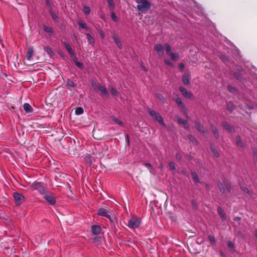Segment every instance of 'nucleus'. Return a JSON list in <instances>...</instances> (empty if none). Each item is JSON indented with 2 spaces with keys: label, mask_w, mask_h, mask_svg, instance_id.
I'll return each instance as SVG.
<instances>
[{
  "label": "nucleus",
  "mask_w": 257,
  "mask_h": 257,
  "mask_svg": "<svg viewBox=\"0 0 257 257\" xmlns=\"http://www.w3.org/2000/svg\"><path fill=\"white\" fill-rule=\"evenodd\" d=\"M136 2L138 4L137 9L140 12L147 11L151 7L150 3L147 0H136Z\"/></svg>",
  "instance_id": "nucleus-1"
},
{
  "label": "nucleus",
  "mask_w": 257,
  "mask_h": 257,
  "mask_svg": "<svg viewBox=\"0 0 257 257\" xmlns=\"http://www.w3.org/2000/svg\"><path fill=\"white\" fill-rule=\"evenodd\" d=\"M218 187L220 192L223 194L230 191V185L226 181H223V182H219L218 183Z\"/></svg>",
  "instance_id": "nucleus-2"
},
{
  "label": "nucleus",
  "mask_w": 257,
  "mask_h": 257,
  "mask_svg": "<svg viewBox=\"0 0 257 257\" xmlns=\"http://www.w3.org/2000/svg\"><path fill=\"white\" fill-rule=\"evenodd\" d=\"M141 219L137 216L132 217L128 221L127 226L131 228H138L141 224Z\"/></svg>",
  "instance_id": "nucleus-3"
},
{
  "label": "nucleus",
  "mask_w": 257,
  "mask_h": 257,
  "mask_svg": "<svg viewBox=\"0 0 257 257\" xmlns=\"http://www.w3.org/2000/svg\"><path fill=\"white\" fill-rule=\"evenodd\" d=\"M32 187L34 189L38 190L41 194H44L46 192L45 187L41 182H34Z\"/></svg>",
  "instance_id": "nucleus-4"
},
{
  "label": "nucleus",
  "mask_w": 257,
  "mask_h": 257,
  "mask_svg": "<svg viewBox=\"0 0 257 257\" xmlns=\"http://www.w3.org/2000/svg\"><path fill=\"white\" fill-rule=\"evenodd\" d=\"M13 197L17 205L22 204L25 200V197L22 194L17 192L14 193Z\"/></svg>",
  "instance_id": "nucleus-5"
},
{
  "label": "nucleus",
  "mask_w": 257,
  "mask_h": 257,
  "mask_svg": "<svg viewBox=\"0 0 257 257\" xmlns=\"http://www.w3.org/2000/svg\"><path fill=\"white\" fill-rule=\"evenodd\" d=\"M179 90L181 91L182 95L187 98H190L193 96L191 92L188 91L187 89L183 87H180Z\"/></svg>",
  "instance_id": "nucleus-6"
},
{
  "label": "nucleus",
  "mask_w": 257,
  "mask_h": 257,
  "mask_svg": "<svg viewBox=\"0 0 257 257\" xmlns=\"http://www.w3.org/2000/svg\"><path fill=\"white\" fill-rule=\"evenodd\" d=\"M154 49L157 52L159 56H163L164 54V47L162 44H158L156 45Z\"/></svg>",
  "instance_id": "nucleus-7"
},
{
  "label": "nucleus",
  "mask_w": 257,
  "mask_h": 257,
  "mask_svg": "<svg viewBox=\"0 0 257 257\" xmlns=\"http://www.w3.org/2000/svg\"><path fill=\"white\" fill-rule=\"evenodd\" d=\"M44 198L50 204L53 205L56 202L55 198L51 194H46Z\"/></svg>",
  "instance_id": "nucleus-8"
},
{
  "label": "nucleus",
  "mask_w": 257,
  "mask_h": 257,
  "mask_svg": "<svg viewBox=\"0 0 257 257\" xmlns=\"http://www.w3.org/2000/svg\"><path fill=\"white\" fill-rule=\"evenodd\" d=\"M195 127L201 133H205L206 130L204 127L199 121H195L194 122Z\"/></svg>",
  "instance_id": "nucleus-9"
},
{
  "label": "nucleus",
  "mask_w": 257,
  "mask_h": 257,
  "mask_svg": "<svg viewBox=\"0 0 257 257\" xmlns=\"http://www.w3.org/2000/svg\"><path fill=\"white\" fill-rule=\"evenodd\" d=\"M191 79L190 75L188 73H184L182 77V81L183 83L188 85L190 84V80Z\"/></svg>",
  "instance_id": "nucleus-10"
},
{
  "label": "nucleus",
  "mask_w": 257,
  "mask_h": 257,
  "mask_svg": "<svg viewBox=\"0 0 257 257\" xmlns=\"http://www.w3.org/2000/svg\"><path fill=\"white\" fill-rule=\"evenodd\" d=\"M98 90L100 91L101 93L104 96H105V97H106L107 98L109 97V93H108L107 90H106V89L104 87L101 86L100 84H99Z\"/></svg>",
  "instance_id": "nucleus-11"
},
{
  "label": "nucleus",
  "mask_w": 257,
  "mask_h": 257,
  "mask_svg": "<svg viewBox=\"0 0 257 257\" xmlns=\"http://www.w3.org/2000/svg\"><path fill=\"white\" fill-rule=\"evenodd\" d=\"M63 44L65 45V48L69 53V54L71 55V57H73L75 54L71 46L66 42H64Z\"/></svg>",
  "instance_id": "nucleus-12"
},
{
  "label": "nucleus",
  "mask_w": 257,
  "mask_h": 257,
  "mask_svg": "<svg viewBox=\"0 0 257 257\" xmlns=\"http://www.w3.org/2000/svg\"><path fill=\"white\" fill-rule=\"evenodd\" d=\"M223 127L230 133H233L234 132V128L228 124L226 122H222Z\"/></svg>",
  "instance_id": "nucleus-13"
},
{
  "label": "nucleus",
  "mask_w": 257,
  "mask_h": 257,
  "mask_svg": "<svg viewBox=\"0 0 257 257\" xmlns=\"http://www.w3.org/2000/svg\"><path fill=\"white\" fill-rule=\"evenodd\" d=\"M34 53L33 48L30 47L28 48L27 53L26 56L27 59L29 61L31 60Z\"/></svg>",
  "instance_id": "nucleus-14"
},
{
  "label": "nucleus",
  "mask_w": 257,
  "mask_h": 257,
  "mask_svg": "<svg viewBox=\"0 0 257 257\" xmlns=\"http://www.w3.org/2000/svg\"><path fill=\"white\" fill-rule=\"evenodd\" d=\"M91 231L93 234L97 235L101 231V227L98 225H93L91 227Z\"/></svg>",
  "instance_id": "nucleus-15"
},
{
  "label": "nucleus",
  "mask_w": 257,
  "mask_h": 257,
  "mask_svg": "<svg viewBox=\"0 0 257 257\" xmlns=\"http://www.w3.org/2000/svg\"><path fill=\"white\" fill-rule=\"evenodd\" d=\"M178 123L183 124L184 125V128L186 130H189L190 128L189 125L188 124L187 121L183 118H178Z\"/></svg>",
  "instance_id": "nucleus-16"
},
{
  "label": "nucleus",
  "mask_w": 257,
  "mask_h": 257,
  "mask_svg": "<svg viewBox=\"0 0 257 257\" xmlns=\"http://www.w3.org/2000/svg\"><path fill=\"white\" fill-rule=\"evenodd\" d=\"M97 214L100 216H105L111 220L110 215L108 214L106 210H98Z\"/></svg>",
  "instance_id": "nucleus-17"
},
{
  "label": "nucleus",
  "mask_w": 257,
  "mask_h": 257,
  "mask_svg": "<svg viewBox=\"0 0 257 257\" xmlns=\"http://www.w3.org/2000/svg\"><path fill=\"white\" fill-rule=\"evenodd\" d=\"M23 107L27 113H30L33 111L32 106L28 103H25L23 105Z\"/></svg>",
  "instance_id": "nucleus-18"
},
{
  "label": "nucleus",
  "mask_w": 257,
  "mask_h": 257,
  "mask_svg": "<svg viewBox=\"0 0 257 257\" xmlns=\"http://www.w3.org/2000/svg\"><path fill=\"white\" fill-rule=\"evenodd\" d=\"M112 38L114 40V41H115L117 47L121 49L122 45H121V43L120 41H119V39L118 38L117 35L115 34H113L112 35Z\"/></svg>",
  "instance_id": "nucleus-19"
},
{
  "label": "nucleus",
  "mask_w": 257,
  "mask_h": 257,
  "mask_svg": "<svg viewBox=\"0 0 257 257\" xmlns=\"http://www.w3.org/2000/svg\"><path fill=\"white\" fill-rule=\"evenodd\" d=\"M148 111L149 113V114L155 120L156 117H157V116H158L160 114L156 112L155 110L149 108L148 110Z\"/></svg>",
  "instance_id": "nucleus-20"
},
{
  "label": "nucleus",
  "mask_w": 257,
  "mask_h": 257,
  "mask_svg": "<svg viewBox=\"0 0 257 257\" xmlns=\"http://www.w3.org/2000/svg\"><path fill=\"white\" fill-rule=\"evenodd\" d=\"M86 36H87V41H88L89 44L91 45L93 47H94V40L93 37H92V36L90 34L87 33Z\"/></svg>",
  "instance_id": "nucleus-21"
},
{
  "label": "nucleus",
  "mask_w": 257,
  "mask_h": 257,
  "mask_svg": "<svg viewBox=\"0 0 257 257\" xmlns=\"http://www.w3.org/2000/svg\"><path fill=\"white\" fill-rule=\"evenodd\" d=\"M155 120L158 121L163 126H164V127L166 126V124L164 123L163 119L160 114H159L158 116H157V117H156V118L155 119Z\"/></svg>",
  "instance_id": "nucleus-22"
},
{
  "label": "nucleus",
  "mask_w": 257,
  "mask_h": 257,
  "mask_svg": "<svg viewBox=\"0 0 257 257\" xmlns=\"http://www.w3.org/2000/svg\"><path fill=\"white\" fill-rule=\"evenodd\" d=\"M164 47L166 50V53L168 55H169L172 53L171 52V46L168 43H166L164 45Z\"/></svg>",
  "instance_id": "nucleus-23"
},
{
  "label": "nucleus",
  "mask_w": 257,
  "mask_h": 257,
  "mask_svg": "<svg viewBox=\"0 0 257 257\" xmlns=\"http://www.w3.org/2000/svg\"><path fill=\"white\" fill-rule=\"evenodd\" d=\"M191 175H192V179L193 180V181L195 182V183H199V179L198 177V175L197 174V173L195 172H191Z\"/></svg>",
  "instance_id": "nucleus-24"
},
{
  "label": "nucleus",
  "mask_w": 257,
  "mask_h": 257,
  "mask_svg": "<svg viewBox=\"0 0 257 257\" xmlns=\"http://www.w3.org/2000/svg\"><path fill=\"white\" fill-rule=\"evenodd\" d=\"M77 23H78V25H79V26L81 29H87L86 24L85 23H83L82 20H78Z\"/></svg>",
  "instance_id": "nucleus-25"
},
{
  "label": "nucleus",
  "mask_w": 257,
  "mask_h": 257,
  "mask_svg": "<svg viewBox=\"0 0 257 257\" xmlns=\"http://www.w3.org/2000/svg\"><path fill=\"white\" fill-rule=\"evenodd\" d=\"M234 105L231 102H229L227 104V109L230 111H232L234 109Z\"/></svg>",
  "instance_id": "nucleus-26"
},
{
  "label": "nucleus",
  "mask_w": 257,
  "mask_h": 257,
  "mask_svg": "<svg viewBox=\"0 0 257 257\" xmlns=\"http://www.w3.org/2000/svg\"><path fill=\"white\" fill-rule=\"evenodd\" d=\"M211 130L212 133L214 134L215 137L216 139H218V133L217 129L216 127H214V126H211Z\"/></svg>",
  "instance_id": "nucleus-27"
},
{
  "label": "nucleus",
  "mask_w": 257,
  "mask_h": 257,
  "mask_svg": "<svg viewBox=\"0 0 257 257\" xmlns=\"http://www.w3.org/2000/svg\"><path fill=\"white\" fill-rule=\"evenodd\" d=\"M227 89L230 92L233 94H235L237 92L236 89L235 87L231 86V85H228Z\"/></svg>",
  "instance_id": "nucleus-28"
},
{
  "label": "nucleus",
  "mask_w": 257,
  "mask_h": 257,
  "mask_svg": "<svg viewBox=\"0 0 257 257\" xmlns=\"http://www.w3.org/2000/svg\"><path fill=\"white\" fill-rule=\"evenodd\" d=\"M112 119L113 121H114L115 122H116L119 125H121V126L124 125V123L121 121H120L118 118H117L114 116H113Z\"/></svg>",
  "instance_id": "nucleus-29"
},
{
  "label": "nucleus",
  "mask_w": 257,
  "mask_h": 257,
  "mask_svg": "<svg viewBox=\"0 0 257 257\" xmlns=\"http://www.w3.org/2000/svg\"><path fill=\"white\" fill-rule=\"evenodd\" d=\"M176 102L178 105L180 106L182 108H183L185 107V105L183 104V103L182 102V100L180 98H176Z\"/></svg>",
  "instance_id": "nucleus-30"
},
{
  "label": "nucleus",
  "mask_w": 257,
  "mask_h": 257,
  "mask_svg": "<svg viewBox=\"0 0 257 257\" xmlns=\"http://www.w3.org/2000/svg\"><path fill=\"white\" fill-rule=\"evenodd\" d=\"M169 56L171 57V59L174 60H177L179 58V55L176 53L172 52L171 54L169 55Z\"/></svg>",
  "instance_id": "nucleus-31"
},
{
  "label": "nucleus",
  "mask_w": 257,
  "mask_h": 257,
  "mask_svg": "<svg viewBox=\"0 0 257 257\" xmlns=\"http://www.w3.org/2000/svg\"><path fill=\"white\" fill-rule=\"evenodd\" d=\"M44 30L49 34H51L53 32L52 28L50 27H44Z\"/></svg>",
  "instance_id": "nucleus-32"
},
{
  "label": "nucleus",
  "mask_w": 257,
  "mask_h": 257,
  "mask_svg": "<svg viewBox=\"0 0 257 257\" xmlns=\"http://www.w3.org/2000/svg\"><path fill=\"white\" fill-rule=\"evenodd\" d=\"M91 84L93 89L94 90H97L98 89V85L99 84H97L94 80L91 81Z\"/></svg>",
  "instance_id": "nucleus-33"
},
{
  "label": "nucleus",
  "mask_w": 257,
  "mask_h": 257,
  "mask_svg": "<svg viewBox=\"0 0 257 257\" xmlns=\"http://www.w3.org/2000/svg\"><path fill=\"white\" fill-rule=\"evenodd\" d=\"M83 113V109L82 107H78L75 109V113L77 115H80Z\"/></svg>",
  "instance_id": "nucleus-34"
},
{
  "label": "nucleus",
  "mask_w": 257,
  "mask_h": 257,
  "mask_svg": "<svg viewBox=\"0 0 257 257\" xmlns=\"http://www.w3.org/2000/svg\"><path fill=\"white\" fill-rule=\"evenodd\" d=\"M188 138L193 144H196L197 141H196V139L192 135H188Z\"/></svg>",
  "instance_id": "nucleus-35"
},
{
  "label": "nucleus",
  "mask_w": 257,
  "mask_h": 257,
  "mask_svg": "<svg viewBox=\"0 0 257 257\" xmlns=\"http://www.w3.org/2000/svg\"><path fill=\"white\" fill-rule=\"evenodd\" d=\"M44 50L49 55H54V53L53 51L51 50V49L48 47H45Z\"/></svg>",
  "instance_id": "nucleus-36"
},
{
  "label": "nucleus",
  "mask_w": 257,
  "mask_h": 257,
  "mask_svg": "<svg viewBox=\"0 0 257 257\" xmlns=\"http://www.w3.org/2000/svg\"><path fill=\"white\" fill-rule=\"evenodd\" d=\"M208 238L211 243H212L213 244H215L216 240H215V237L213 236L210 235L208 236Z\"/></svg>",
  "instance_id": "nucleus-37"
},
{
  "label": "nucleus",
  "mask_w": 257,
  "mask_h": 257,
  "mask_svg": "<svg viewBox=\"0 0 257 257\" xmlns=\"http://www.w3.org/2000/svg\"><path fill=\"white\" fill-rule=\"evenodd\" d=\"M218 213L219 214V215L220 216V217L223 219H225V213L224 212V210H218Z\"/></svg>",
  "instance_id": "nucleus-38"
},
{
  "label": "nucleus",
  "mask_w": 257,
  "mask_h": 257,
  "mask_svg": "<svg viewBox=\"0 0 257 257\" xmlns=\"http://www.w3.org/2000/svg\"><path fill=\"white\" fill-rule=\"evenodd\" d=\"M83 11L86 15H88L90 12V9L88 7L84 6L83 7Z\"/></svg>",
  "instance_id": "nucleus-39"
},
{
  "label": "nucleus",
  "mask_w": 257,
  "mask_h": 257,
  "mask_svg": "<svg viewBox=\"0 0 257 257\" xmlns=\"http://www.w3.org/2000/svg\"><path fill=\"white\" fill-rule=\"evenodd\" d=\"M169 167H170V170H172V171H174L176 170V166H175V164L174 162H170L169 163Z\"/></svg>",
  "instance_id": "nucleus-40"
},
{
  "label": "nucleus",
  "mask_w": 257,
  "mask_h": 257,
  "mask_svg": "<svg viewBox=\"0 0 257 257\" xmlns=\"http://www.w3.org/2000/svg\"><path fill=\"white\" fill-rule=\"evenodd\" d=\"M110 92H111V93L113 95H114V96H116L118 95V92H117V91L115 89H114L113 88H111L110 89Z\"/></svg>",
  "instance_id": "nucleus-41"
},
{
  "label": "nucleus",
  "mask_w": 257,
  "mask_h": 257,
  "mask_svg": "<svg viewBox=\"0 0 257 257\" xmlns=\"http://www.w3.org/2000/svg\"><path fill=\"white\" fill-rule=\"evenodd\" d=\"M212 151L214 156L217 158L219 156V154L218 151L215 148H212Z\"/></svg>",
  "instance_id": "nucleus-42"
},
{
  "label": "nucleus",
  "mask_w": 257,
  "mask_h": 257,
  "mask_svg": "<svg viewBox=\"0 0 257 257\" xmlns=\"http://www.w3.org/2000/svg\"><path fill=\"white\" fill-rule=\"evenodd\" d=\"M107 1V3L108 4V6L110 8L113 9L114 8V3L113 0H106Z\"/></svg>",
  "instance_id": "nucleus-43"
},
{
  "label": "nucleus",
  "mask_w": 257,
  "mask_h": 257,
  "mask_svg": "<svg viewBox=\"0 0 257 257\" xmlns=\"http://www.w3.org/2000/svg\"><path fill=\"white\" fill-rule=\"evenodd\" d=\"M111 18L114 22H116L117 21V16L114 12L111 13Z\"/></svg>",
  "instance_id": "nucleus-44"
},
{
  "label": "nucleus",
  "mask_w": 257,
  "mask_h": 257,
  "mask_svg": "<svg viewBox=\"0 0 257 257\" xmlns=\"http://www.w3.org/2000/svg\"><path fill=\"white\" fill-rule=\"evenodd\" d=\"M157 97L163 102H165V99L161 94H157Z\"/></svg>",
  "instance_id": "nucleus-45"
},
{
  "label": "nucleus",
  "mask_w": 257,
  "mask_h": 257,
  "mask_svg": "<svg viewBox=\"0 0 257 257\" xmlns=\"http://www.w3.org/2000/svg\"><path fill=\"white\" fill-rule=\"evenodd\" d=\"M75 63L78 68H81L83 67V64L82 63L78 61H75Z\"/></svg>",
  "instance_id": "nucleus-46"
},
{
  "label": "nucleus",
  "mask_w": 257,
  "mask_h": 257,
  "mask_svg": "<svg viewBox=\"0 0 257 257\" xmlns=\"http://www.w3.org/2000/svg\"><path fill=\"white\" fill-rule=\"evenodd\" d=\"M227 246L231 249H232L234 247V244L231 241H228L227 243Z\"/></svg>",
  "instance_id": "nucleus-47"
},
{
  "label": "nucleus",
  "mask_w": 257,
  "mask_h": 257,
  "mask_svg": "<svg viewBox=\"0 0 257 257\" xmlns=\"http://www.w3.org/2000/svg\"><path fill=\"white\" fill-rule=\"evenodd\" d=\"M67 85L68 86H71V87H75V84L74 83L70 80H69L67 82Z\"/></svg>",
  "instance_id": "nucleus-48"
},
{
  "label": "nucleus",
  "mask_w": 257,
  "mask_h": 257,
  "mask_svg": "<svg viewBox=\"0 0 257 257\" xmlns=\"http://www.w3.org/2000/svg\"><path fill=\"white\" fill-rule=\"evenodd\" d=\"M219 58L220 59H221L223 61H227V57L223 55H220L219 56Z\"/></svg>",
  "instance_id": "nucleus-49"
},
{
  "label": "nucleus",
  "mask_w": 257,
  "mask_h": 257,
  "mask_svg": "<svg viewBox=\"0 0 257 257\" xmlns=\"http://www.w3.org/2000/svg\"><path fill=\"white\" fill-rule=\"evenodd\" d=\"M165 63L166 64H167V65H169V66H170L171 67L173 66V63L170 60H165Z\"/></svg>",
  "instance_id": "nucleus-50"
},
{
  "label": "nucleus",
  "mask_w": 257,
  "mask_h": 257,
  "mask_svg": "<svg viewBox=\"0 0 257 257\" xmlns=\"http://www.w3.org/2000/svg\"><path fill=\"white\" fill-rule=\"evenodd\" d=\"M176 159L177 160H180L182 158V155L180 153H177L176 155Z\"/></svg>",
  "instance_id": "nucleus-51"
},
{
  "label": "nucleus",
  "mask_w": 257,
  "mask_h": 257,
  "mask_svg": "<svg viewBox=\"0 0 257 257\" xmlns=\"http://www.w3.org/2000/svg\"><path fill=\"white\" fill-rule=\"evenodd\" d=\"M240 138L239 137H237L236 138V145L238 146H240V144H241V143L240 142V140H239Z\"/></svg>",
  "instance_id": "nucleus-52"
},
{
  "label": "nucleus",
  "mask_w": 257,
  "mask_h": 257,
  "mask_svg": "<svg viewBox=\"0 0 257 257\" xmlns=\"http://www.w3.org/2000/svg\"><path fill=\"white\" fill-rule=\"evenodd\" d=\"M243 191L245 193H246L248 194L249 195H251V193H250V191H249L247 188H245L243 189Z\"/></svg>",
  "instance_id": "nucleus-53"
},
{
  "label": "nucleus",
  "mask_w": 257,
  "mask_h": 257,
  "mask_svg": "<svg viewBox=\"0 0 257 257\" xmlns=\"http://www.w3.org/2000/svg\"><path fill=\"white\" fill-rule=\"evenodd\" d=\"M179 68L180 69L183 70L185 68V65L183 63H180L179 64Z\"/></svg>",
  "instance_id": "nucleus-54"
},
{
  "label": "nucleus",
  "mask_w": 257,
  "mask_h": 257,
  "mask_svg": "<svg viewBox=\"0 0 257 257\" xmlns=\"http://www.w3.org/2000/svg\"><path fill=\"white\" fill-rule=\"evenodd\" d=\"M144 166H145L147 167H149V168H151V169H153L152 165L150 163H144Z\"/></svg>",
  "instance_id": "nucleus-55"
},
{
  "label": "nucleus",
  "mask_w": 257,
  "mask_h": 257,
  "mask_svg": "<svg viewBox=\"0 0 257 257\" xmlns=\"http://www.w3.org/2000/svg\"><path fill=\"white\" fill-rule=\"evenodd\" d=\"M51 14V16H52V18L53 19H54V20L57 19L58 17L54 13H52Z\"/></svg>",
  "instance_id": "nucleus-56"
},
{
  "label": "nucleus",
  "mask_w": 257,
  "mask_h": 257,
  "mask_svg": "<svg viewBox=\"0 0 257 257\" xmlns=\"http://www.w3.org/2000/svg\"><path fill=\"white\" fill-rule=\"evenodd\" d=\"M125 140L127 142V145L128 146L129 144H130V142H129V136L127 134L125 135Z\"/></svg>",
  "instance_id": "nucleus-57"
},
{
  "label": "nucleus",
  "mask_w": 257,
  "mask_h": 257,
  "mask_svg": "<svg viewBox=\"0 0 257 257\" xmlns=\"http://www.w3.org/2000/svg\"><path fill=\"white\" fill-rule=\"evenodd\" d=\"M181 173L184 175H187V172L185 171H182Z\"/></svg>",
  "instance_id": "nucleus-58"
},
{
  "label": "nucleus",
  "mask_w": 257,
  "mask_h": 257,
  "mask_svg": "<svg viewBox=\"0 0 257 257\" xmlns=\"http://www.w3.org/2000/svg\"><path fill=\"white\" fill-rule=\"evenodd\" d=\"M46 4L47 5H50V3L49 2V0H46Z\"/></svg>",
  "instance_id": "nucleus-59"
},
{
  "label": "nucleus",
  "mask_w": 257,
  "mask_h": 257,
  "mask_svg": "<svg viewBox=\"0 0 257 257\" xmlns=\"http://www.w3.org/2000/svg\"><path fill=\"white\" fill-rule=\"evenodd\" d=\"M255 237H256V238L257 239V230H256L255 231Z\"/></svg>",
  "instance_id": "nucleus-60"
},
{
  "label": "nucleus",
  "mask_w": 257,
  "mask_h": 257,
  "mask_svg": "<svg viewBox=\"0 0 257 257\" xmlns=\"http://www.w3.org/2000/svg\"><path fill=\"white\" fill-rule=\"evenodd\" d=\"M101 36H102V37L103 38H104V36H103L102 34H101Z\"/></svg>",
  "instance_id": "nucleus-61"
},
{
  "label": "nucleus",
  "mask_w": 257,
  "mask_h": 257,
  "mask_svg": "<svg viewBox=\"0 0 257 257\" xmlns=\"http://www.w3.org/2000/svg\"><path fill=\"white\" fill-rule=\"evenodd\" d=\"M188 158H189V159H190V160L191 159V157H188Z\"/></svg>",
  "instance_id": "nucleus-62"
},
{
  "label": "nucleus",
  "mask_w": 257,
  "mask_h": 257,
  "mask_svg": "<svg viewBox=\"0 0 257 257\" xmlns=\"http://www.w3.org/2000/svg\"><path fill=\"white\" fill-rule=\"evenodd\" d=\"M236 219H238V220H239V218H237V217H236Z\"/></svg>",
  "instance_id": "nucleus-63"
},
{
  "label": "nucleus",
  "mask_w": 257,
  "mask_h": 257,
  "mask_svg": "<svg viewBox=\"0 0 257 257\" xmlns=\"http://www.w3.org/2000/svg\"><path fill=\"white\" fill-rule=\"evenodd\" d=\"M236 219H238V220H239V218H237V217H236Z\"/></svg>",
  "instance_id": "nucleus-64"
}]
</instances>
